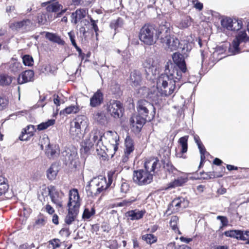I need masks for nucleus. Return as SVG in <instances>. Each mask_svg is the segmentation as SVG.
I'll return each mask as SVG.
<instances>
[{"mask_svg":"<svg viewBox=\"0 0 249 249\" xmlns=\"http://www.w3.org/2000/svg\"><path fill=\"white\" fill-rule=\"evenodd\" d=\"M137 115L130 119V125L133 130L140 131L146 121H150L155 115V108L152 104L145 100H140L137 103Z\"/></svg>","mask_w":249,"mask_h":249,"instance_id":"nucleus-2","label":"nucleus"},{"mask_svg":"<svg viewBox=\"0 0 249 249\" xmlns=\"http://www.w3.org/2000/svg\"><path fill=\"white\" fill-rule=\"evenodd\" d=\"M68 214L65 218V222L67 225H70L76 219L79 212V209L68 208Z\"/></svg>","mask_w":249,"mask_h":249,"instance_id":"nucleus-23","label":"nucleus"},{"mask_svg":"<svg viewBox=\"0 0 249 249\" xmlns=\"http://www.w3.org/2000/svg\"><path fill=\"white\" fill-rule=\"evenodd\" d=\"M8 104V100L4 97L0 96V110L4 109Z\"/></svg>","mask_w":249,"mask_h":249,"instance_id":"nucleus-51","label":"nucleus"},{"mask_svg":"<svg viewBox=\"0 0 249 249\" xmlns=\"http://www.w3.org/2000/svg\"><path fill=\"white\" fill-rule=\"evenodd\" d=\"M226 50V47L224 45L216 47L215 51L213 53V56L223 54Z\"/></svg>","mask_w":249,"mask_h":249,"instance_id":"nucleus-50","label":"nucleus"},{"mask_svg":"<svg viewBox=\"0 0 249 249\" xmlns=\"http://www.w3.org/2000/svg\"><path fill=\"white\" fill-rule=\"evenodd\" d=\"M144 212L138 210H134L128 211L127 213V216L131 220H139L142 218Z\"/></svg>","mask_w":249,"mask_h":249,"instance_id":"nucleus-33","label":"nucleus"},{"mask_svg":"<svg viewBox=\"0 0 249 249\" xmlns=\"http://www.w3.org/2000/svg\"><path fill=\"white\" fill-rule=\"evenodd\" d=\"M46 220L44 218H39L36 221L35 225L38 227H42L46 224Z\"/></svg>","mask_w":249,"mask_h":249,"instance_id":"nucleus-59","label":"nucleus"},{"mask_svg":"<svg viewBox=\"0 0 249 249\" xmlns=\"http://www.w3.org/2000/svg\"><path fill=\"white\" fill-rule=\"evenodd\" d=\"M187 181V178L179 177L178 178L175 179L173 181L171 182L168 185V189L173 188L178 186L182 185L184 183L186 182Z\"/></svg>","mask_w":249,"mask_h":249,"instance_id":"nucleus-35","label":"nucleus"},{"mask_svg":"<svg viewBox=\"0 0 249 249\" xmlns=\"http://www.w3.org/2000/svg\"><path fill=\"white\" fill-rule=\"evenodd\" d=\"M35 131V126L33 125H29L24 128L22 131V135L19 138L21 141H26L28 138L33 135Z\"/></svg>","mask_w":249,"mask_h":249,"instance_id":"nucleus-27","label":"nucleus"},{"mask_svg":"<svg viewBox=\"0 0 249 249\" xmlns=\"http://www.w3.org/2000/svg\"><path fill=\"white\" fill-rule=\"evenodd\" d=\"M34 72L32 70H27L20 74L18 78V84H23L34 80Z\"/></svg>","mask_w":249,"mask_h":249,"instance_id":"nucleus-18","label":"nucleus"},{"mask_svg":"<svg viewBox=\"0 0 249 249\" xmlns=\"http://www.w3.org/2000/svg\"><path fill=\"white\" fill-rule=\"evenodd\" d=\"M216 219L220 220L221 221V228L223 227L227 226L228 225V220L227 218L224 216L218 215L217 216Z\"/></svg>","mask_w":249,"mask_h":249,"instance_id":"nucleus-52","label":"nucleus"},{"mask_svg":"<svg viewBox=\"0 0 249 249\" xmlns=\"http://www.w3.org/2000/svg\"><path fill=\"white\" fill-rule=\"evenodd\" d=\"M104 95L101 90L98 89L90 99V106L95 107L100 106L103 102Z\"/></svg>","mask_w":249,"mask_h":249,"instance_id":"nucleus-20","label":"nucleus"},{"mask_svg":"<svg viewBox=\"0 0 249 249\" xmlns=\"http://www.w3.org/2000/svg\"><path fill=\"white\" fill-rule=\"evenodd\" d=\"M53 190L54 191V186H53L51 185L48 187H46L45 185L42 186L38 194L39 199L42 201L41 197H42L45 200V197H47L49 196H51V194H52Z\"/></svg>","mask_w":249,"mask_h":249,"instance_id":"nucleus-26","label":"nucleus"},{"mask_svg":"<svg viewBox=\"0 0 249 249\" xmlns=\"http://www.w3.org/2000/svg\"><path fill=\"white\" fill-rule=\"evenodd\" d=\"M142 65L145 69V72L148 74L156 75L158 69L157 62L155 61L153 58L147 57L142 63Z\"/></svg>","mask_w":249,"mask_h":249,"instance_id":"nucleus-15","label":"nucleus"},{"mask_svg":"<svg viewBox=\"0 0 249 249\" xmlns=\"http://www.w3.org/2000/svg\"><path fill=\"white\" fill-rule=\"evenodd\" d=\"M62 6L58 2H55L49 4L46 8L47 11L49 12H57L59 11Z\"/></svg>","mask_w":249,"mask_h":249,"instance_id":"nucleus-39","label":"nucleus"},{"mask_svg":"<svg viewBox=\"0 0 249 249\" xmlns=\"http://www.w3.org/2000/svg\"><path fill=\"white\" fill-rule=\"evenodd\" d=\"M37 22L39 24H44L46 22L45 15L43 14H38L37 18Z\"/></svg>","mask_w":249,"mask_h":249,"instance_id":"nucleus-54","label":"nucleus"},{"mask_svg":"<svg viewBox=\"0 0 249 249\" xmlns=\"http://www.w3.org/2000/svg\"><path fill=\"white\" fill-rule=\"evenodd\" d=\"M107 111L111 116L119 118L122 116V104L119 101L111 100L107 105Z\"/></svg>","mask_w":249,"mask_h":249,"instance_id":"nucleus-8","label":"nucleus"},{"mask_svg":"<svg viewBox=\"0 0 249 249\" xmlns=\"http://www.w3.org/2000/svg\"><path fill=\"white\" fill-rule=\"evenodd\" d=\"M175 64L168 61L165 66L164 73L157 79L158 88L164 95L172 94L176 88V83L182 77V73L186 72L187 68L183 56L178 53L172 55Z\"/></svg>","mask_w":249,"mask_h":249,"instance_id":"nucleus-1","label":"nucleus"},{"mask_svg":"<svg viewBox=\"0 0 249 249\" xmlns=\"http://www.w3.org/2000/svg\"><path fill=\"white\" fill-rule=\"evenodd\" d=\"M135 201V199L132 197L128 199L123 200L122 202L118 203L117 205L119 207H127L130 205Z\"/></svg>","mask_w":249,"mask_h":249,"instance_id":"nucleus-49","label":"nucleus"},{"mask_svg":"<svg viewBox=\"0 0 249 249\" xmlns=\"http://www.w3.org/2000/svg\"><path fill=\"white\" fill-rule=\"evenodd\" d=\"M138 93L142 96L147 98L148 100L155 104H158L160 100L161 96H167L169 95H164L161 93V91L158 88L157 84L156 89L153 88L152 89H148L146 87H142L138 89Z\"/></svg>","mask_w":249,"mask_h":249,"instance_id":"nucleus-6","label":"nucleus"},{"mask_svg":"<svg viewBox=\"0 0 249 249\" xmlns=\"http://www.w3.org/2000/svg\"><path fill=\"white\" fill-rule=\"evenodd\" d=\"M93 119L97 123L102 125H106L107 123V118L103 112H97L94 114Z\"/></svg>","mask_w":249,"mask_h":249,"instance_id":"nucleus-28","label":"nucleus"},{"mask_svg":"<svg viewBox=\"0 0 249 249\" xmlns=\"http://www.w3.org/2000/svg\"><path fill=\"white\" fill-rule=\"evenodd\" d=\"M9 69L13 73H18L22 70L21 64L12 59L9 63Z\"/></svg>","mask_w":249,"mask_h":249,"instance_id":"nucleus-34","label":"nucleus"},{"mask_svg":"<svg viewBox=\"0 0 249 249\" xmlns=\"http://www.w3.org/2000/svg\"><path fill=\"white\" fill-rule=\"evenodd\" d=\"M192 23V19L190 17H187L183 19L179 24V27L181 29L186 28L189 27Z\"/></svg>","mask_w":249,"mask_h":249,"instance_id":"nucleus-41","label":"nucleus"},{"mask_svg":"<svg viewBox=\"0 0 249 249\" xmlns=\"http://www.w3.org/2000/svg\"><path fill=\"white\" fill-rule=\"evenodd\" d=\"M142 78L141 72L138 71H132L130 74L129 83L132 86L137 87L142 83Z\"/></svg>","mask_w":249,"mask_h":249,"instance_id":"nucleus-21","label":"nucleus"},{"mask_svg":"<svg viewBox=\"0 0 249 249\" xmlns=\"http://www.w3.org/2000/svg\"><path fill=\"white\" fill-rule=\"evenodd\" d=\"M33 26V21L29 19H24L11 23L9 27L13 31H21L27 32L32 30Z\"/></svg>","mask_w":249,"mask_h":249,"instance_id":"nucleus-9","label":"nucleus"},{"mask_svg":"<svg viewBox=\"0 0 249 249\" xmlns=\"http://www.w3.org/2000/svg\"><path fill=\"white\" fill-rule=\"evenodd\" d=\"M106 136L109 144L108 146V149L112 150L114 152L113 154H111L113 156L118 149L119 136L116 132L112 131H107Z\"/></svg>","mask_w":249,"mask_h":249,"instance_id":"nucleus-11","label":"nucleus"},{"mask_svg":"<svg viewBox=\"0 0 249 249\" xmlns=\"http://www.w3.org/2000/svg\"><path fill=\"white\" fill-rule=\"evenodd\" d=\"M103 135V133L97 128L93 129L90 133L89 137L90 140L96 143L97 151L99 150L98 147L101 149V145H103L102 142Z\"/></svg>","mask_w":249,"mask_h":249,"instance_id":"nucleus-16","label":"nucleus"},{"mask_svg":"<svg viewBox=\"0 0 249 249\" xmlns=\"http://www.w3.org/2000/svg\"><path fill=\"white\" fill-rule=\"evenodd\" d=\"M189 201L185 198L180 197L174 199L171 202V205L175 207L174 211L178 212L188 207Z\"/></svg>","mask_w":249,"mask_h":249,"instance_id":"nucleus-17","label":"nucleus"},{"mask_svg":"<svg viewBox=\"0 0 249 249\" xmlns=\"http://www.w3.org/2000/svg\"><path fill=\"white\" fill-rule=\"evenodd\" d=\"M249 40L246 33L244 31H240L233 39L232 43L230 45L229 51L230 55H234L240 52L239 44L242 42H246Z\"/></svg>","mask_w":249,"mask_h":249,"instance_id":"nucleus-7","label":"nucleus"},{"mask_svg":"<svg viewBox=\"0 0 249 249\" xmlns=\"http://www.w3.org/2000/svg\"><path fill=\"white\" fill-rule=\"evenodd\" d=\"M94 145L96 146V143L90 140V138L85 139L84 142L82 143L81 148V152L84 154H87Z\"/></svg>","mask_w":249,"mask_h":249,"instance_id":"nucleus-31","label":"nucleus"},{"mask_svg":"<svg viewBox=\"0 0 249 249\" xmlns=\"http://www.w3.org/2000/svg\"><path fill=\"white\" fill-rule=\"evenodd\" d=\"M108 186L106 179L102 177L93 178L86 187L89 196L94 197L106 190Z\"/></svg>","mask_w":249,"mask_h":249,"instance_id":"nucleus-4","label":"nucleus"},{"mask_svg":"<svg viewBox=\"0 0 249 249\" xmlns=\"http://www.w3.org/2000/svg\"><path fill=\"white\" fill-rule=\"evenodd\" d=\"M68 36H69V38L71 40V41L72 45H75L76 43L75 42V40L74 39L75 38V35L73 31H71L68 33Z\"/></svg>","mask_w":249,"mask_h":249,"instance_id":"nucleus-62","label":"nucleus"},{"mask_svg":"<svg viewBox=\"0 0 249 249\" xmlns=\"http://www.w3.org/2000/svg\"><path fill=\"white\" fill-rule=\"evenodd\" d=\"M45 36L48 39L52 42L60 45L64 44V41L61 39L60 37L55 34L46 32Z\"/></svg>","mask_w":249,"mask_h":249,"instance_id":"nucleus-38","label":"nucleus"},{"mask_svg":"<svg viewBox=\"0 0 249 249\" xmlns=\"http://www.w3.org/2000/svg\"><path fill=\"white\" fill-rule=\"evenodd\" d=\"M225 236L231 237L244 241L246 243L249 244V231H242L239 230H232L226 231L224 232Z\"/></svg>","mask_w":249,"mask_h":249,"instance_id":"nucleus-13","label":"nucleus"},{"mask_svg":"<svg viewBox=\"0 0 249 249\" xmlns=\"http://www.w3.org/2000/svg\"><path fill=\"white\" fill-rule=\"evenodd\" d=\"M8 188L7 179L3 176H0V196L5 194Z\"/></svg>","mask_w":249,"mask_h":249,"instance_id":"nucleus-37","label":"nucleus"},{"mask_svg":"<svg viewBox=\"0 0 249 249\" xmlns=\"http://www.w3.org/2000/svg\"><path fill=\"white\" fill-rule=\"evenodd\" d=\"M129 189V186L128 183L126 182L122 183L121 188L120 191L123 194L126 193Z\"/></svg>","mask_w":249,"mask_h":249,"instance_id":"nucleus-55","label":"nucleus"},{"mask_svg":"<svg viewBox=\"0 0 249 249\" xmlns=\"http://www.w3.org/2000/svg\"><path fill=\"white\" fill-rule=\"evenodd\" d=\"M70 133L73 139H75L76 141L80 140L83 136L82 129L72 125H71V127Z\"/></svg>","mask_w":249,"mask_h":249,"instance_id":"nucleus-36","label":"nucleus"},{"mask_svg":"<svg viewBox=\"0 0 249 249\" xmlns=\"http://www.w3.org/2000/svg\"><path fill=\"white\" fill-rule=\"evenodd\" d=\"M79 111V108L77 106H70L63 110V112L67 114L71 113H76Z\"/></svg>","mask_w":249,"mask_h":249,"instance_id":"nucleus-45","label":"nucleus"},{"mask_svg":"<svg viewBox=\"0 0 249 249\" xmlns=\"http://www.w3.org/2000/svg\"><path fill=\"white\" fill-rule=\"evenodd\" d=\"M142 240L145 241L147 243L149 244H151L152 243L156 242L157 240V237L152 234H146L143 235L142 236Z\"/></svg>","mask_w":249,"mask_h":249,"instance_id":"nucleus-40","label":"nucleus"},{"mask_svg":"<svg viewBox=\"0 0 249 249\" xmlns=\"http://www.w3.org/2000/svg\"><path fill=\"white\" fill-rule=\"evenodd\" d=\"M161 164L157 158H150L145 160V170L141 169L133 172V181L138 185H145L151 183L154 173L158 172Z\"/></svg>","mask_w":249,"mask_h":249,"instance_id":"nucleus-3","label":"nucleus"},{"mask_svg":"<svg viewBox=\"0 0 249 249\" xmlns=\"http://www.w3.org/2000/svg\"><path fill=\"white\" fill-rule=\"evenodd\" d=\"M60 233L62 235H65L68 237L70 234V232L69 228H63L60 231Z\"/></svg>","mask_w":249,"mask_h":249,"instance_id":"nucleus-64","label":"nucleus"},{"mask_svg":"<svg viewBox=\"0 0 249 249\" xmlns=\"http://www.w3.org/2000/svg\"><path fill=\"white\" fill-rule=\"evenodd\" d=\"M156 40L158 39L160 42L164 45L171 36V30L166 25H160L158 30H156Z\"/></svg>","mask_w":249,"mask_h":249,"instance_id":"nucleus-12","label":"nucleus"},{"mask_svg":"<svg viewBox=\"0 0 249 249\" xmlns=\"http://www.w3.org/2000/svg\"><path fill=\"white\" fill-rule=\"evenodd\" d=\"M60 240L58 239H54L49 241V245H52L53 249L59 247Z\"/></svg>","mask_w":249,"mask_h":249,"instance_id":"nucleus-60","label":"nucleus"},{"mask_svg":"<svg viewBox=\"0 0 249 249\" xmlns=\"http://www.w3.org/2000/svg\"><path fill=\"white\" fill-rule=\"evenodd\" d=\"M12 77L8 75H0V84L2 85H9L12 81Z\"/></svg>","mask_w":249,"mask_h":249,"instance_id":"nucleus-43","label":"nucleus"},{"mask_svg":"<svg viewBox=\"0 0 249 249\" xmlns=\"http://www.w3.org/2000/svg\"><path fill=\"white\" fill-rule=\"evenodd\" d=\"M178 221V218L177 216H172L170 221V225L172 229L176 231L178 230L177 224Z\"/></svg>","mask_w":249,"mask_h":249,"instance_id":"nucleus-48","label":"nucleus"},{"mask_svg":"<svg viewBox=\"0 0 249 249\" xmlns=\"http://www.w3.org/2000/svg\"><path fill=\"white\" fill-rule=\"evenodd\" d=\"M122 24V20L120 18L117 19L113 20L111 21L110 24L111 28L114 29L116 31L117 28L121 27Z\"/></svg>","mask_w":249,"mask_h":249,"instance_id":"nucleus-47","label":"nucleus"},{"mask_svg":"<svg viewBox=\"0 0 249 249\" xmlns=\"http://www.w3.org/2000/svg\"><path fill=\"white\" fill-rule=\"evenodd\" d=\"M54 120H49L46 122H43L37 125V129L39 130H42L47 128L50 126L53 125L54 123Z\"/></svg>","mask_w":249,"mask_h":249,"instance_id":"nucleus-42","label":"nucleus"},{"mask_svg":"<svg viewBox=\"0 0 249 249\" xmlns=\"http://www.w3.org/2000/svg\"><path fill=\"white\" fill-rule=\"evenodd\" d=\"M193 3L194 4V7L199 10H201L203 9V4L199 2L197 0H194Z\"/></svg>","mask_w":249,"mask_h":249,"instance_id":"nucleus-61","label":"nucleus"},{"mask_svg":"<svg viewBox=\"0 0 249 249\" xmlns=\"http://www.w3.org/2000/svg\"><path fill=\"white\" fill-rule=\"evenodd\" d=\"M95 214V210L91 208L90 210L86 208L83 213L82 217L83 219H88Z\"/></svg>","mask_w":249,"mask_h":249,"instance_id":"nucleus-44","label":"nucleus"},{"mask_svg":"<svg viewBox=\"0 0 249 249\" xmlns=\"http://www.w3.org/2000/svg\"><path fill=\"white\" fill-rule=\"evenodd\" d=\"M140 40L146 45H152L156 42V29L152 26L144 25L139 33Z\"/></svg>","mask_w":249,"mask_h":249,"instance_id":"nucleus-5","label":"nucleus"},{"mask_svg":"<svg viewBox=\"0 0 249 249\" xmlns=\"http://www.w3.org/2000/svg\"><path fill=\"white\" fill-rule=\"evenodd\" d=\"M188 136L181 137L178 141V142L181 147L180 153H177V156L179 158H183L182 154L186 153L188 149Z\"/></svg>","mask_w":249,"mask_h":249,"instance_id":"nucleus-32","label":"nucleus"},{"mask_svg":"<svg viewBox=\"0 0 249 249\" xmlns=\"http://www.w3.org/2000/svg\"><path fill=\"white\" fill-rule=\"evenodd\" d=\"M221 26L230 31H238L242 27V22L240 20L232 19L226 17L221 20Z\"/></svg>","mask_w":249,"mask_h":249,"instance_id":"nucleus-10","label":"nucleus"},{"mask_svg":"<svg viewBox=\"0 0 249 249\" xmlns=\"http://www.w3.org/2000/svg\"><path fill=\"white\" fill-rule=\"evenodd\" d=\"M198 147L199 148V151H200V153L201 154L200 158H201V161L202 162L205 159V154L207 153V152L206 151V149H205L204 145L202 144H200V145H198Z\"/></svg>","mask_w":249,"mask_h":249,"instance_id":"nucleus-53","label":"nucleus"},{"mask_svg":"<svg viewBox=\"0 0 249 249\" xmlns=\"http://www.w3.org/2000/svg\"><path fill=\"white\" fill-rule=\"evenodd\" d=\"M89 19L91 22V25L94 32H98L99 29L97 26L98 20H94L91 17L89 18Z\"/></svg>","mask_w":249,"mask_h":249,"instance_id":"nucleus-57","label":"nucleus"},{"mask_svg":"<svg viewBox=\"0 0 249 249\" xmlns=\"http://www.w3.org/2000/svg\"><path fill=\"white\" fill-rule=\"evenodd\" d=\"M23 63L24 65L31 66L33 65L34 61L32 56L29 55H25L22 57Z\"/></svg>","mask_w":249,"mask_h":249,"instance_id":"nucleus-46","label":"nucleus"},{"mask_svg":"<svg viewBox=\"0 0 249 249\" xmlns=\"http://www.w3.org/2000/svg\"><path fill=\"white\" fill-rule=\"evenodd\" d=\"M179 44V40L177 38L174 37V36H172L168 39L167 42H165L164 45H163L171 51H173L178 48Z\"/></svg>","mask_w":249,"mask_h":249,"instance_id":"nucleus-25","label":"nucleus"},{"mask_svg":"<svg viewBox=\"0 0 249 249\" xmlns=\"http://www.w3.org/2000/svg\"><path fill=\"white\" fill-rule=\"evenodd\" d=\"M59 167L56 164H52L47 171V178L51 180H54L58 172Z\"/></svg>","mask_w":249,"mask_h":249,"instance_id":"nucleus-30","label":"nucleus"},{"mask_svg":"<svg viewBox=\"0 0 249 249\" xmlns=\"http://www.w3.org/2000/svg\"><path fill=\"white\" fill-rule=\"evenodd\" d=\"M63 196L64 194L61 192H58L54 187V191L53 190L51 194L50 198L53 203L55 204L56 206L61 208L63 206Z\"/></svg>","mask_w":249,"mask_h":249,"instance_id":"nucleus-19","label":"nucleus"},{"mask_svg":"<svg viewBox=\"0 0 249 249\" xmlns=\"http://www.w3.org/2000/svg\"><path fill=\"white\" fill-rule=\"evenodd\" d=\"M80 199L77 189H73L69 191V202L68 207L79 209Z\"/></svg>","mask_w":249,"mask_h":249,"instance_id":"nucleus-14","label":"nucleus"},{"mask_svg":"<svg viewBox=\"0 0 249 249\" xmlns=\"http://www.w3.org/2000/svg\"><path fill=\"white\" fill-rule=\"evenodd\" d=\"M87 14V11L85 9H79L76 10L75 12L71 14V21L72 23L76 24L81 19L84 18Z\"/></svg>","mask_w":249,"mask_h":249,"instance_id":"nucleus-22","label":"nucleus"},{"mask_svg":"<svg viewBox=\"0 0 249 249\" xmlns=\"http://www.w3.org/2000/svg\"><path fill=\"white\" fill-rule=\"evenodd\" d=\"M74 124L76 127L84 129L88 126V119L85 116H78L74 121Z\"/></svg>","mask_w":249,"mask_h":249,"instance_id":"nucleus-29","label":"nucleus"},{"mask_svg":"<svg viewBox=\"0 0 249 249\" xmlns=\"http://www.w3.org/2000/svg\"><path fill=\"white\" fill-rule=\"evenodd\" d=\"M56 151L51 148L49 145L48 146V148L46 150V154L47 156L50 158L53 157L55 155Z\"/></svg>","mask_w":249,"mask_h":249,"instance_id":"nucleus-56","label":"nucleus"},{"mask_svg":"<svg viewBox=\"0 0 249 249\" xmlns=\"http://www.w3.org/2000/svg\"><path fill=\"white\" fill-rule=\"evenodd\" d=\"M16 10V8L14 5H7L5 8V12L9 16L12 12H14Z\"/></svg>","mask_w":249,"mask_h":249,"instance_id":"nucleus-58","label":"nucleus"},{"mask_svg":"<svg viewBox=\"0 0 249 249\" xmlns=\"http://www.w3.org/2000/svg\"><path fill=\"white\" fill-rule=\"evenodd\" d=\"M125 149L124 151L125 157L124 158L123 160L126 161L128 159V155L133 151L134 148V144L133 141L132 139L130 137V136H127L125 140Z\"/></svg>","mask_w":249,"mask_h":249,"instance_id":"nucleus-24","label":"nucleus"},{"mask_svg":"<svg viewBox=\"0 0 249 249\" xmlns=\"http://www.w3.org/2000/svg\"><path fill=\"white\" fill-rule=\"evenodd\" d=\"M122 55L124 60L128 61V60L130 58V53L128 52V51L125 50L123 52Z\"/></svg>","mask_w":249,"mask_h":249,"instance_id":"nucleus-63","label":"nucleus"}]
</instances>
